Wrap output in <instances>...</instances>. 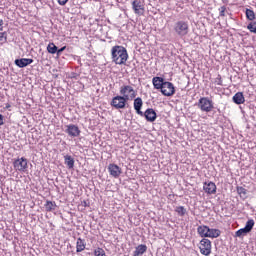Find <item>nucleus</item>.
<instances>
[{"label":"nucleus","instance_id":"obj_8","mask_svg":"<svg viewBox=\"0 0 256 256\" xmlns=\"http://www.w3.org/2000/svg\"><path fill=\"white\" fill-rule=\"evenodd\" d=\"M161 93L165 95V97H171L175 95V86L171 82H165L162 86Z\"/></svg>","mask_w":256,"mask_h":256},{"label":"nucleus","instance_id":"obj_7","mask_svg":"<svg viewBox=\"0 0 256 256\" xmlns=\"http://www.w3.org/2000/svg\"><path fill=\"white\" fill-rule=\"evenodd\" d=\"M27 163L28 161L25 157L18 158L13 162V167L16 171H21L24 173V171L28 168Z\"/></svg>","mask_w":256,"mask_h":256},{"label":"nucleus","instance_id":"obj_5","mask_svg":"<svg viewBox=\"0 0 256 256\" xmlns=\"http://www.w3.org/2000/svg\"><path fill=\"white\" fill-rule=\"evenodd\" d=\"M128 99H126L122 95H118L112 98V101L110 102L111 107H114V109H125L127 105Z\"/></svg>","mask_w":256,"mask_h":256},{"label":"nucleus","instance_id":"obj_17","mask_svg":"<svg viewBox=\"0 0 256 256\" xmlns=\"http://www.w3.org/2000/svg\"><path fill=\"white\" fill-rule=\"evenodd\" d=\"M232 101L236 104V105H243V103H245V96L243 95V92H237L233 98Z\"/></svg>","mask_w":256,"mask_h":256},{"label":"nucleus","instance_id":"obj_27","mask_svg":"<svg viewBox=\"0 0 256 256\" xmlns=\"http://www.w3.org/2000/svg\"><path fill=\"white\" fill-rule=\"evenodd\" d=\"M246 18L248 21H255V12L251 9H246Z\"/></svg>","mask_w":256,"mask_h":256},{"label":"nucleus","instance_id":"obj_23","mask_svg":"<svg viewBox=\"0 0 256 256\" xmlns=\"http://www.w3.org/2000/svg\"><path fill=\"white\" fill-rule=\"evenodd\" d=\"M197 232L199 233V235L201 237H208L207 235L209 233V227H207V226H199L197 228Z\"/></svg>","mask_w":256,"mask_h":256},{"label":"nucleus","instance_id":"obj_22","mask_svg":"<svg viewBox=\"0 0 256 256\" xmlns=\"http://www.w3.org/2000/svg\"><path fill=\"white\" fill-rule=\"evenodd\" d=\"M46 211L51 212V211H55L57 209V204L53 201H46L45 205H44Z\"/></svg>","mask_w":256,"mask_h":256},{"label":"nucleus","instance_id":"obj_26","mask_svg":"<svg viewBox=\"0 0 256 256\" xmlns=\"http://www.w3.org/2000/svg\"><path fill=\"white\" fill-rule=\"evenodd\" d=\"M47 51L51 55H55V53H57V46L55 45V43H49L47 46Z\"/></svg>","mask_w":256,"mask_h":256},{"label":"nucleus","instance_id":"obj_20","mask_svg":"<svg viewBox=\"0 0 256 256\" xmlns=\"http://www.w3.org/2000/svg\"><path fill=\"white\" fill-rule=\"evenodd\" d=\"M64 163L67 165L68 169H73L75 167V159L72 156H64Z\"/></svg>","mask_w":256,"mask_h":256},{"label":"nucleus","instance_id":"obj_19","mask_svg":"<svg viewBox=\"0 0 256 256\" xmlns=\"http://www.w3.org/2000/svg\"><path fill=\"white\" fill-rule=\"evenodd\" d=\"M87 244L85 243V240L78 238L76 242V253H81V251H85V247Z\"/></svg>","mask_w":256,"mask_h":256},{"label":"nucleus","instance_id":"obj_9","mask_svg":"<svg viewBox=\"0 0 256 256\" xmlns=\"http://www.w3.org/2000/svg\"><path fill=\"white\" fill-rule=\"evenodd\" d=\"M132 9L136 15H143L145 13V5L141 0H133Z\"/></svg>","mask_w":256,"mask_h":256},{"label":"nucleus","instance_id":"obj_38","mask_svg":"<svg viewBox=\"0 0 256 256\" xmlns=\"http://www.w3.org/2000/svg\"><path fill=\"white\" fill-rule=\"evenodd\" d=\"M0 31H3V19H0Z\"/></svg>","mask_w":256,"mask_h":256},{"label":"nucleus","instance_id":"obj_24","mask_svg":"<svg viewBox=\"0 0 256 256\" xmlns=\"http://www.w3.org/2000/svg\"><path fill=\"white\" fill-rule=\"evenodd\" d=\"M236 190L242 199H247V189H245L243 186H237Z\"/></svg>","mask_w":256,"mask_h":256},{"label":"nucleus","instance_id":"obj_39","mask_svg":"<svg viewBox=\"0 0 256 256\" xmlns=\"http://www.w3.org/2000/svg\"><path fill=\"white\" fill-rule=\"evenodd\" d=\"M218 85H221V81L218 83Z\"/></svg>","mask_w":256,"mask_h":256},{"label":"nucleus","instance_id":"obj_4","mask_svg":"<svg viewBox=\"0 0 256 256\" xmlns=\"http://www.w3.org/2000/svg\"><path fill=\"white\" fill-rule=\"evenodd\" d=\"M120 95L126 98L128 101H132V99L137 97V92H135V89L132 86L123 85L120 87Z\"/></svg>","mask_w":256,"mask_h":256},{"label":"nucleus","instance_id":"obj_10","mask_svg":"<svg viewBox=\"0 0 256 256\" xmlns=\"http://www.w3.org/2000/svg\"><path fill=\"white\" fill-rule=\"evenodd\" d=\"M145 117L146 121H148V123H153L156 121L157 119V112H155L153 110V108H148L144 113L143 116Z\"/></svg>","mask_w":256,"mask_h":256},{"label":"nucleus","instance_id":"obj_37","mask_svg":"<svg viewBox=\"0 0 256 256\" xmlns=\"http://www.w3.org/2000/svg\"><path fill=\"white\" fill-rule=\"evenodd\" d=\"M82 205H83V207H89V203L85 200L82 202Z\"/></svg>","mask_w":256,"mask_h":256},{"label":"nucleus","instance_id":"obj_6","mask_svg":"<svg viewBox=\"0 0 256 256\" xmlns=\"http://www.w3.org/2000/svg\"><path fill=\"white\" fill-rule=\"evenodd\" d=\"M199 249L202 255H205V256L211 255V240L207 238H203L200 241Z\"/></svg>","mask_w":256,"mask_h":256},{"label":"nucleus","instance_id":"obj_16","mask_svg":"<svg viewBox=\"0 0 256 256\" xmlns=\"http://www.w3.org/2000/svg\"><path fill=\"white\" fill-rule=\"evenodd\" d=\"M152 83L155 89L162 90L166 82L162 77L156 76L152 79Z\"/></svg>","mask_w":256,"mask_h":256},{"label":"nucleus","instance_id":"obj_18","mask_svg":"<svg viewBox=\"0 0 256 256\" xmlns=\"http://www.w3.org/2000/svg\"><path fill=\"white\" fill-rule=\"evenodd\" d=\"M144 253H147V245L140 244L135 248V251L133 252V256H141V255H144Z\"/></svg>","mask_w":256,"mask_h":256},{"label":"nucleus","instance_id":"obj_29","mask_svg":"<svg viewBox=\"0 0 256 256\" xmlns=\"http://www.w3.org/2000/svg\"><path fill=\"white\" fill-rule=\"evenodd\" d=\"M247 233H249V232L244 227V228L239 229L238 231H236L235 237H244V235H247Z\"/></svg>","mask_w":256,"mask_h":256},{"label":"nucleus","instance_id":"obj_34","mask_svg":"<svg viewBox=\"0 0 256 256\" xmlns=\"http://www.w3.org/2000/svg\"><path fill=\"white\" fill-rule=\"evenodd\" d=\"M65 49H67V46H64V47H62L60 49L57 48V51H56L57 56L59 57L61 55V53H63V51H65Z\"/></svg>","mask_w":256,"mask_h":256},{"label":"nucleus","instance_id":"obj_33","mask_svg":"<svg viewBox=\"0 0 256 256\" xmlns=\"http://www.w3.org/2000/svg\"><path fill=\"white\" fill-rule=\"evenodd\" d=\"M220 17H225V11H227V8L225 6L220 7Z\"/></svg>","mask_w":256,"mask_h":256},{"label":"nucleus","instance_id":"obj_31","mask_svg":"<svg viewBox=\"0 0 256 256\" xmlns=\"http://www.w3.org/2000/svg\"><path fill=\"white\" fill-rule=\"evenodd\" d=\"M94 255L95 256H107L105 254V250H103V248H97L95 251H94Z\"/></svg>","mask_w":256,"mask_h":256},{"label":"nucleus","instance_id":"obj_1","mask_svg":"<svg viewBox=\"0 0 256 256\" xmlns=\"http://www.w3.org/2000/svg\"><path fill=\"white\" fill-rule=\"evenodd\" d=\"M112 61L116 65H125L127 59H129V54H127V49L123 46H114L111 50Z\"/></svg>","mask_w":256,"mask_h":256},{"label":"nucleus","instance_id":"obj_15","mask_svg":"<svg viewBox=\"0 0 256 256\" xmlns=\"http://www.w3.org/2000/svg\"><path fill=\"white\" fill-rule=\"evenodd\" d=\"M108 171L112 177H115V179L121 175V169L117 164H110L108 166Z\"/></svg>","mask_w":256,"mask_h":256},{"label":"nucleus","instance_id":"obj_30","mask_svg":"<svg viewBox=\"0 0 256 256\" xmlns=\"http://www.w3.org/2000/svg\"><path fill=\"white\" fill-rule=\"evenodd\" d=\"M247 29L251 32V33H256V21L251 22L250 24H248Z\"/></svg>","mask_w":256,"mask_h":256},{"label":"nucleus","instance_id":"obj_13","mask_svg":"<svg viewBox=\"0 0 256 256\" xmlns=\"http://www.w3.org/2000/svg\"><path fill=\"white\" fill-rule=\"evenodd\" d=\"M14 63L17 67H19L20 69H23L24 67L31 65V63H33V59L31 58L16 59Z\"/></svg>","mask_w":256,"mask_h":256},{"label":"nucleus","instance_id":"obj_25","mask_svg":"<svg viewBox=\"0 0 256 256\" xmlns=\"http://www.w3.org/2000/svg\"><path fill=\"white\" fill-rule=\"evenodd\" d=\"M253 227H255V220L250 219L246 222L245 229L248 233H251L253 231Z\"/></svg>","mask_w":256,"mask_h":256},{"label":"nucleus","instance_id":"obj_11","mask_svg":"<svg viewBox=\"0 0 256 256\" xmlns=\"http://www.w3.org/2000/svg\"><path fill=\"white\" fill-rule=\"evenodd\" d=\"M66 133L70 137H79L81 135V130H79V127L75 124H70L67 126Z\"/></svg>","mask_w":256,"mask_h":256},{"label":"nucleus","instance_id":"obj_21","mask_svg":"<svg viewBox=\"0 0 256 256\" xmlns=\"http://www.w3.org/2000/svg\"><path fill=\"white\" fill-rule=\"evenodd\" d=\"M220 235H221V230L209 228L207 237H210L212 239H217V237H219Z\"/></svg>","mask_w":256,"mask_h":256},{"label":"nucleus","instance_id":"obj_35","mask_svg":"<svg viewBox=\"0 0 256 256\" xmlns=\"http://www.w3.org/2000/svg\"><path fill=\"white\" fill-rule=\"evenodd\" d=\"M69 0H57V2L59 3V5H67V2H68Z\"/></svg>","mask_w":256,"mask_h":256},{"label":"nucleus","instance_id":"obj_3","mask_svg":"<svg viewBox=\"0 0 256 256\" xmlns=\"http://www.w3.org/2000/svg\"><path fill=\"white\" fill-rule=\"evenodd\" d=\"M197 106L204 113H211L213 111V101L208 97H201L197 103Z\"/></svg>","mask_w":256,"mask_h":256},{"label":"nucleus","instance_id":"obj_32","mask_svg":"<svg viewBox=\"0 0 256 256\" xmlns=\"http://www.w3.org/2000/svg\"><path fill=\"white\" fill-rule=\"evenodd\" d=\"M3 39L4 43H7V32L0 33V41H3Z\"/></svg>","mask_w":256,"mask_h":256},{"label":"nucleus","instance_id":"obj_12","mask_svg":"<svg viewBox=\"0 0 256 256\" xmlns=\"http://www.w3.org/2000/svg\"><path fill=\"white\" fill-rule=\"evenodd\" d=\"M203 189L205 193H208V195H215V193H217V185L213 182H205Z\"/></svg>","mask_w":256,"mask_h":256},{"label":"nucleus","instance_id":"obj_36","mask_svg":"<svg viewBox=\"0 0 256 256\" xmlns=\"http://www.w3.org/2000/svg\"><path fill=\"white\" fill-rule=\"evenodd\" d=\"M0 125H5V122L3 121V115L0 114Z\"/></svg>","mask_w":256,"mask_h":256},{"label":"nucleus","instance_id":"obj_2","mask_svg":"<svg viewBox=\"0 0 256 256\" xmlns=\"http://www.w3.org/2000/svg\"><path fill=\"white\" fill-rule=\"evenodd\" d=\"M174 31L179 37H185L189 33V23L180 20L175 23Z\"/></svg>","mask_w":256,"mask_h":256},{"label":"nucleus","instance_id":"obj_14","mask_svg":"<svg viewBox=\"0 0 256 256\" xmlns=\"http://www.w3.org/2000/svg\"><path fill=\"white\" fill-rule=\"evenodd\" d=\"M143 107V99L141 97H137L134 99V109L137 113V115H140V117H143V111H141V108Z\"/></svg>","mask_w":256,"mask_h":256},{"label":"nucleus","instance_id":"obj_28","mask_svg":"<svg viewBox=\"0 0 256 256\" xmlns=\"http://www.w3.org/2000/svg\"><path fill=\"white\" fill-rule=\"evenodd\" d=\"M175 211L178 213V215H180V217L185 216V213H187V209H185L183 206L176 207Z\"/></svg>","mask_w":256,"mask_h":256}]
</instances>
